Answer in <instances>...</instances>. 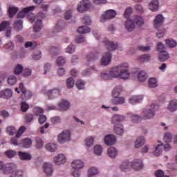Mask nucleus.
Returning a JSON list of instances; mask_svg holds the SVG:
<instances>
[{
  "label": "nucleus",
  "instance_id": "21",
  "mask_svg": "<svg viewBox=\"0 0 177 177\" xmlns=\"http://www.w3.org/2000/svg\"><path fill=\"white\" fill-rule=\"evenodd\" d=\"M124 27L127 31H133L135 30V23L131 19H127L125 21Z\"/></svg>",
  "mask_w": 177,
  "mask_h": 177
},
{
  "label": "nucleus",
  "instance_id": "17",
  "mask_svg": "<svg viewBox=\"0 0 177 177\" xmlns=\"http://www.w3.org/2000/svg\"><path fill=\"white\" fill-rule=\"evenodd\" d=\"M19 89L21 92H22V96H25V99H30L31 97V93L27 90H26V87H24V84L23 83L19 84Z\"/></svg>",
  "mask_w": 177,
  "mask_h": 177
},
{
  "label": "nucleus",
  "instance_id": "33",
  "mask_svg": "<svg viewBox=\"0 0 177 177\" xmlns=\"http://www.w3.org/2000/svg\"><path fill=\"white\" fill-rule=\"evenodd\" d=\"M120 169L123 171V172H127V171H129L131 169V163L129 162H122L120 165Z\"/></svg>",
  "mask_w": 177,
  "mask_h": 177
},
{
  "label": "nucleus",
  "instance_id": "19",
  "mask_svg": "<svg viewBox=\"0 0 177 177\" xmlns=\"http://www.w3.org/2000/svg\"><path fill=\"white\" fill-rule=\"evenodd\" d=\"M107 154L110 158H115L118 156V150L115 147H111L107 150Z\"/></svg>",
  "mask_w": 177,
  "mask_h": 177
},
{
  "label": "nucleus",
  "instance_id": "15",
  "mask_svg": "<svg viewBox=\"0 0 177 177\" xmlns=\"http://www.w3.org/2000/svg\"><path fill=\"white\" fill-rule=\"evenodd\" d=\"M18 156L22 161H30L32 158L31 154L27 152L19 151L18 152Z\"/></svg>",
  "mask_w": 177,
  "mask_h": 177
},
{
  "label": "nucleus",
  "instance_id": "34",
  "mask_svg": "<svg viewBox=\"0 0 177 177\" xmlns=\"http://www.w3.org/2000/svg\"><path fill=\"white\" fill-rule=\"evenodd\" d=\"M31 145H32V140L30 138H26L22 140V147L24 149H29L31 147Z\"/></svg>",
  "mask_w": 177,
  "mask_h": 177
},
{
  "label": "nucleus",
  "instance_id": "60",
  "mask_svg": "<svg viewBox=\"0 0 177 177\" xmlns=\"http://www.w3.org/2000/svg\"><path fill=\"white\" fill-rule=\"evenodd\" d=\"M57 64L59 66H64L66 64V59L63 57H59L57 59Z\"/></svg>",
  "mask_w": 177,
  "mask_h": 177
},
{
  "label": "nucleus",
  "instance_id": "57",
  "mask_svg": "<svg viewBox=\"0 0 177 177\" xmlns=\"http://www.w3.org/2000/svg\"><path fill=\"white\" fill-rule=\"evenodd\" d=\"M17 82V78L15 76L11 75L8 78V83L9 85H15Z\"/></svg>",
  "mask_w": 177,
  "mask_h": 177
},
{
  "label": "nucleus",
  "instance_id": "9",
  "mask_svg": "<svg viewBox=\"0 0 177 177\" xmlns=\"http://www.w3.org/2000/svg\"><path fill=\"white\" fill-rule=\"evenodd\" d=\"M43 169L46 176L50 177L53 175V165L52 163L44 162Z\"/></svg>",
  "mask_w": 177,
  "mask_h": 177
},
{
  "label": "nucleus",
  "instance_id": "37",
  "mask_svg": "<svg viewBox=\"0 0 177 177\" xmlns=\"http://www.w3.org/2000/svg\"><path fill=\"white\" fill-rule=\"evenodd\" d=\"M84 142L86 147L89 149V147L93 146L95 143V138H93V136L88 137L87 138L85 139Z\"/></svg>",
  "mask_w": 177,
  "mask_h": 177
},
{
  "label": "nucleus",
  "instance_id": "54",
  "mask_svg": "<svg viewBox=\"0 0 177 177\" xmlns=\"http://www.w3.org/2000/svg\"><path fill=\"white\" fill-rule=\"evenodd\" d=\"M23 66L21 64H17L14 69V74L19 75V74L23 73Z\"/></svg>",
  "mask_w": 177,
  "mask_h": 177
},
{
  "label": "nucleus",
  "instance_id": "53",
  "mask_svg": "<svg viewBox=\"0 0 177 177\" xmlns=\"http://www.w3.org/2000/svg\"><path fill=\"white\" fill-rule=\"evenodd\" d=\"M151 56L149 54L142 55L140 57H139V60L142 63H145L146 62H150Z\"/></svg>",
  "mask_w": 177,
  "mask_h": 177
},
{
  "label": "nucleus",
  "instance_id": "2",
  "mask_svg": "<svg viewBox=\"0 0 177 177\" xmlns=\"http://www.w3.org/2000/svg\"><path fill=\"white\" fill-rule=\"evenodd\" d=\"M70 140H71V131L68 130L63 131L57 136V141L61 145L66 143V142H70Z\"/></svg>",
  "mask_w": 177,
  "mask_h": 177
},
{
  "label": "nucleus",
  "instance_id": "59",
  "mask_svg": "<svg viewBox=\"0 0 177 177\" xmlns=\"http://www.w3.org/2000/svg\"><path fill=\"white\" fill-rule=\"evenodd\" d=\"M5 154L8 158H13V157H15L17 153H16V151L8 150L5 152Z\"/></svg>",
  "mask_w": 177,
  "mask_h": 177
},
{
  "label": "nucleus",
  "instance_id": "6",
  "mask_svg": "<svg viewBox=\"0 0 177 177\" xmlns=\"http://www.w3.org/2000/svg\"><path fill=\"white\" fill-rule=\"evenodd\" d=\"M91 1L89 0H82L77 6V10L80 13H84L89 9Z\"/></svg>",
  "mask_w": 177,
  "mask_h": 177
},
{
  "label": "nucleus",
  "instance_id": "27",
  "mask_svg": "<svg viewBox=\"0 0 177 177\" xmlns=\"http://www.w3.org/2000/svg\"><path fill=\"white\" fill-rule=\"evenodd\" d=\"M105 46L108 50H115L118 48V44L117 43H113V41H106L105 43Z\"/></svg>",
  "mask_w": 177,
  "mask_h": 177
},
{
  "label": "nucleus",
  "instance_id": "8",
  "mask_svg": "<svg viewBox=\"0 0 177 177\" xmlns=\"http://www.w3.org/2000/svg\"><path fill=\"white\" fill-rule=\"evenodd\" d=\"M104 140L106 146H113V145H115L117 142V137L113 134H108L105 136Z\"/></svg>",
  "mask_w": 177,
  "mask_h": 177
},
{
  "label": "nucleus",
  "instance_id": "55",
  "mask_svg": "<svg viewBox=\"0 0 177 177\" xmlns=\"http://www.w3.org/2000/svg\"><path fill=\"white\" fill-rule=\"evenodd\" d=\"M35 147L39 149H42V147H44V140H42V138H36Z\"/></svg>",
  "mask_w": 177,
  "mask_h": 177
},
{
  "label": "nucleus",
  "instance_id": "42",
  "mask_svg": "<svg viewBox=\"0 0 177 177\" xmlns=\"http://www.w3.org/2000/svg\"><path fill=\"white\" fill-rule=\"evenodd\" d=\"M10 27V22L8 21H3L0 24V31H5Z\"/></svg>",
  "mask_w": 177,
  "mask_h": 177
},
{
  "label": "nucleus",
  "instance_id": "29",
  "mask_svg": "<svg viewBox=\"0 0 177 177\" xmlns=\"http://www.w3.org/2000/svg\"><path fill=\"white\" fill-rule=\"evenodd\" d=\"M1 97H3V99H9L12 97L13 91H12V89L10 88H6V90L1 91Z\"/></svg>",
  "mask_w": 177,
  "mask_h": 177
},
{
  "label": "nucleus",
  "instance_id": "25",
  "mask_svg": "<svg viewBox=\"0 0 177 177\" xmlns=\"http://www.w3.org/2000/svg\"><path fill=\"white\" fill-rule=\"evenodd\" d=\"M143 100V96L142 95H133L130 99H129V103L131 104H136L139 103L140 102H142Z\"/></svg>",
  "mask_w": 177,
  "mask_h": 177
},
{
  "label": "nucleus",
  "instance_id": "31",
  "mask_svg": "<svg viewBox=\"0 0 177 177\" xmlns=\"http://www.w3.org/2000/svg\"><path fill=\"white\" fill-rule=\"evenodd\" d=\"M35 115L39 117L38 121L41 124H45V122H46V120H47L46 116L44 115L42 112L37 111L36 112Z\"/></svg>",
  "mask_w": 177,
  "mask_h": 177
},
{
  "label": "nucleus",
  "instance_id": "50",
  "mask_svg": "<svg viewBox=\"0 0 177 177\" xmlns=\"http://www.w3.org/2000/svg\"><path fill=\"white\" fill-rule=\"evenodd\" d=\"M10 177H24V173L21 170H16L10 174Z\"/></svg>",
  "mask_w": 177,
  "mask_h": 177
},
{
  "label": "nucleus",
  "instance_id": "16",
  "mask_svg": "<svg viewBox=\"0 0 177 177\" xmlns=\"http://www.w3.org/2000/svg\"><path fill=\"white\" fill-rule=\"evenodd\" d=\"M158 6H160V1L158 0H152L149 4V8L152 12H157Z\"/></svg>",
  "mask_w": 177,
  "mask_h": 177
},
{
  "label": "nucleus",
  "instance_id": "56",
  "mask_svg": "<svg viewBox=\"0 0 177 177\" xmlns=\"http://www.w3.org/2000/svg\"><path fill=\"white\" fill-rule=\"evenodd\" d=\"M149 88H156L157 80L154 77L150 78L149 80Z\"/></svg>",
  "mask_w": 177,
  "mask_h": 177
},
{
  "label": "nucleus",
  "instance_id": "38",
  "mask_svg": "<svg viewBox=\"0 0 177 177\" xmlns=\"http://www.w3.org/2000/svg\"><path fill=\"white\" fill-rule=\"evenodd\" d=\"M46 149L50 153H55L57 149V145L55 143H48L46 145Z\"/></svg>",
  "mask_w": 177,
  "mask_h": 177
},
{
  "label": "nucleus",
  "instance_id": "47",
  "mask_svg": "<svg viewBox=\"0 0 177 177\" xmlns=\"http://www.w3.org/2000/svg\"><path fill=\"white\" fill-rule=\"evenodd\" d=\"M77 32L80 34H88V32H91V28L87 26H80L78 28Z\"/></svg>",
  "mask_w": 177,
  "mask_h": 177
},
{
  "label": "nucleus",
  "instance_id": "7",
  "mask_svg": "<svg viewBox=\"0 0 177 177\" xmlns=\"http://www.w3.org/2000/svg\"><path fill=\"white\" fill-rule=\"evenodd\" d=\"M41 92L42 93H46L50 100L55 99V97L60 95V90L59 88H53L48 91L42 90Z\"/></svg>",
  "mask_w": 177,
  "mask_h": 177
},
{
  "label": "nucleus",
  "instance_id": "35",
  "mask_svg": "<svg viewBox=\"0 0 177 177\" xmlns=\"http://www.w3.org/2000/svg\"><path fill=\"white\" fill-rule=\"evenodd\" d=\"M58 106L60 109H62V110H68L70 108V102L67 100H63L58 104Z\"/></svg>",
  "mask_w": 177,
  "mask_h": 177
},
{
  "label": "nucleus",
  "instance_id": "49",
  "mask_svg": "<svg viewBox=\"0 0 177 177\" xmlns=\"http://www.w3.org/2000/svg\"><path fill=\"white\" fill-rule=\"evenodd\" d=\"M172 138H174V136L171 133L167 132L163 136V140L166 143H169V142H171Z\"/></svg>",
  "mask_w": 177,
  "mask_h": 177
},
{
  "label": "nucleus",
  "instance_id": "14",
  "mask_svg": "<svg viewBox=\"0 0 177 177\" xmlns=\"http://www.w3.org/2000/svg\"><path fill=\"white\" fill-rule=\"evenodd\" d=\"M163 23L164 17H162V15H158L154 19L153 26L155 28H160Z\"/></svg>",
  "mask_w": 177,
  "mask_h": 177
},
{
  "label": "nucleus",
  "instance_id": "63",
  "mask_svg": "<svg viewBox=\"0 0 177 177\" xmlns=\"http://www.w3.org/2000/svg\"><path fill=\"white\" fill-rule=\"evenodd\" d=\"M72 175L73 177H80L81 171H80V169H72Z\"/></svg>",
  "mask_w": 177,
  "mask_h": 177
},
{
  "label": "nucleus",
  "instance_id": "18",
  "mask_svg": "<svg viewBox=\"0 0 177 177\" xmlns=\"http://www.w3.org/2000/svg\"><path fill=\"white\" fill-rule=\"evenodd\" d=\"M113 131L116 135L122 136L124 135V125L121 124H115L113 127Z\"/></svg>",
  "mask_w": 177,
  "mask_h": 177
},
{
  "label": "nucleus",
  "instance_id": "3",
  "mask_svg": "<svg viewBox=\"0 0 177 177\" xmlns=\"http://www.w3.org/2000/svg\"><path fill=\"white\" fill-rule=\"evenodd\" d=\"M16 171H17V165L15 162L6 163L3 167V172L6 174V175L11 174Z\"/></svg>",
  "mask_w": 177,
  "mask_h": 177
},
{
  "label": "nucleus",
  "instance_id": "5",
  "mask_svg": "<svg viewBox=\"0 0 177 177\" xmlns=\"http://www.w3.org/2000/svg\"><path fill=\"white\" fill-rule=\"evenodd\" d=\"M117 16V12L113 10H109L105 12L100 17V21L104 23L106 20H111V19H114Z\"/></svg>",
  "mask_w": 177,
  "mask_h": 177
},
{
  "label": "nucleus",
  "instance_id": "4",
  "mask_svg": "<svg viewBox=\"0 0 177 177\" xmlns=\"http://www.w3.org/2000/svg\"><path fill=\"white\" fill-rule=\"evenodd\" d=\"M55 165H64L67 162V156L64 153H59L53 158Z\"/></svg>",
  "mask_w": 177,
  "mask_h": 177
},
{
  "label": "nucleus",
  "instance_id": "58",
  "mask_svg": "<svg viewBox=\"0 0 177 177\" xmlns=\"http://www.w3.org/2000/svg\"><path fill=\"white\" fill-rule=\"evenodd\" d=\"M65 52L66 53H70L71 55L75 52V46L71 44L66 49Z\"/></svg>",
  "mask_w": 177,
  "mask_h": 177
},
{
  "label": "nucleus",
  "instance_id": "23",
  "mask_svg": "<svg viewBox=\"0 0 177 177\" xmlns=\"http://www.w3.org/2000/svg\"><path fill=\"white\" fill-rule=\"evenodd\" d=\"M149 78L147 73L145 71H140L138 72V80L140 82H145Z\"/></svg>",
  "mask_w": 177,
  "mask_h": 177
},
{
  "label": "nucleus",
  "instance_id": "24",
  "mask_svg": "<svg viewBox=\"0 0 177 177\" xmlns=\"http://www.w3.org/2000/svg\"><path fill=\"white\" fill-rule=\"evenodd\" d=\"M158 59L159 62H165L169 59V54L167 51H161L158 56Z\"/></svg>",
  "mask_w": 177,
  "mask_h": 177
},
{
  "label": "nucleus",
  "instance_id": "36",
  "mask_svg": "<svg viewBox=\"0 0 177 177\" xmlns=\"http://www.w3.org/2000/svg\"><path fill=\"white\" fill-rule=\"evenodd\" d=\"M33 30L35 32H39L42 30V21L41 19L37 20L33 26Z\"/></svg>",
  "mask_w": 177,
  "mask_h": 177
},
{
  "label": "nucleus",
  "instance_id": "28",
  "mask_svg": "<svg viewBox=\"0 0 177 177\" xmlns=\"http://www.w3.org/2000/svg\"><path fill=\"white\" fill-rule=\"evenodd\" d=\"M125 120V118L121 115H114L111 120V124H117V122H121Z\"/></svg>",
  "mask_w": 177,
  "mask_h": 177
},
{
  "label": "nucleus",
  "instance_id": "12",
  "mask_svg": "<svg viewBox=\"0 0 177 177\" xmlns=\"http://www.w3.org/2000/svg\"><path fill=\"white\" fill-rule=\"evenodd\" d=\"M72 169H82L85 167L84 161L76 159L71 162Z\"/></svg>",
  "mask_w": 177,
  "mask_h": 177
},
{
  "label": "nucleus",
  "instance_id": "13",
  "mask_svg": "<svg viewBox=\"0 0 177 177\" xmlns=\"http://www.w3.org/2000/svg\"><path fill=\"white\" fill-rule=\"evenodd\" d=\"M35 9V7L34 6H31L29 7L24 8L22 11H20L17 15L18 19H23L26 17V14L28 13L29 12H32V10H34Z\"/></svg>",
  "mask_w": 177,
  "mask_h": 177
},
{
  "label": "nucleus",
  "instance_id": "1",
  "mask_svg": "<svg viewBox=\"0 0 177 177\" xmlns=\"http://www.w3.org/2000/svg\"><path fill=\"white\" fill-rule=\"evenodd\" d=\"M129 64L122 63L117 66L112 68L110 71H105L101 73L102 80H111V78H121L122 80H128L129 78Z\"/></svg>",
  "mask_w": 177,
  "mask_h": 177
},
{
  "label": "nucleus",
  "instance_id": "20",
  "mask_svg": "<svg viewBox=\"0 0 177 177\" xmlns=\"http://www.w3.org/2000/svg\"><path fill=\"white\" fill-rule=\"evenodd\" d=\"M133 23H135L138 27L143 26L145 24V19L143 17L140 15H135L133 19Z\"/></svg>",
  "mask_w": 177,
  "mask_h": 177
},
{
  "label": "nucleus",
  "instance_id": "41",
  "mask_svg": "<svg viewBox=\"0 0 177 177\" xmlns=\"http://www.w3.org/2000/svg\"><path fill=\"white\" fill-rule=\"evenodd\" d=\"M122 91V86H116L112 91V95L113 97H117L118 96H120V93Z\"/></svg>",
  "mask_w": 177,
  "mask_h": 177
},
{
  "label": "nucleus",
  "instance_id": "62",
  "mask_svg": "<svg viewBox=\"0 0 177 177\" xmlns=\"http://www.w3.org/2000/svg\"><path fill=\"white\" fill-rule=\"evenodd\" d=\"M26 127L24 126H21L19 130L17 131L16 138H20L26 132Z\"/></svg>",
  "mask_w": 177,
  "mask_h": 177
},
{
  "label": "nucleus",
  "instance_id": "61",
  "mask_svg": "<svg viewBox=\"0 0 177 177\" xmlns=\"http://www.w3.org/2000/svg\"><path fill=\"white\" fill-rule=\"evenodd\" d=\"M131 120L135 124H138L142 121V118L138 115H133L131 118Z\"/></svg>",
  "mask_w": 177,
  "mask_h": 177
},
{
  "label": "nucleus",
  "instance_id": "32",
  "mask_svg": "<svg viewBox=\"0 0 177 177\" xmlns=\"http://www.w3.org/2000/svg\"><path fill=\"white\" fill-rule=\"evenodd\" d=\"M168 110L170 111H176L177 110V100H172L169 102L167 106Z\"/></svg>",
  "mask_w": 177,
  "mask_h": 177
},
{
  "label": "nucleus",
  "instance_id": "44",
  "mask_svg": "<svg viewBox=\"0 0 177 177\" xmlns=\"http://www.w3.org/2000/svg\"><path fill=\"white\" fill-rule=\"evenodd\" d=\"M154 117V111H145L143 113V120H151Z\"/></svg>",
  "mask_w": 177,
  "mask_h": 177
},
{
  "label": "nucleus",
  "instance_id": "43",
  "mask_svg": "<svg viewBox=\"0 0 177 177\" xmlns=\"http://www.w3.org/2000/svg\"><path fill=\"white\" fill-rule=\"evenodd\" d=\"M161 146H162V144L158 145L156 147L155 151H153V155L156 157H159V156L162 154V148H161Z\"/></svg>",
  "mask_w": 177,
  "mask_h": 177
},
{
  "label": "nucleus",
  "instance_id": "46",
  "mask_svg": "<svg viewBox=\"0 0 177 177\" xmlns=\"http://www.w3.org/2000/svg\"><path fill=\"white\" fill-rule=\"evenodd\" d=\"M17 12H19V8L17 7L12 6L8 8V15L10 17H13Z\"/></svg>",
  "mask_w": 177,
  "mask_h": 177
},
{
  "label": "nucleus",
  "instance_id": "26",
  "mask_svg": "<svg viewBox=\"0 0 177 177\" xmlns=\"http://www.w3.org/2000/svg\"><path fill=\"white\" fill-rule=\"evenodd\" d=\"M87 172L88 177H95L96 175L99 174V169L95 167H91L88 169Z\"/></svg>",
  "mask_w": 177,
  "mask_h": 177
},
{
  "label": "nucleus",
  "instance_id": "39",
  "mask_svg": "<svg viewBox=\"0 0 177 177\" xmlns=\"http://www.w3.org/2000/svg\"><path fill=\"white\" fill-rule=\"evenodd\" d=\"M113 103L114 104H124L125 103V98L124 97H113Z\"/></svg>",
  "mask_w": 177,
  "mask_h": 177
},
{
  "label": "nucleus",
  "instance_id": "52",
  "mask_svg": "<svg viewBox=\"0 0 177 177\" xmlns=\"http://www.w3.org/2000/svg\"><path fill=\"white\" fill-rule=\"evenodd\" d=\"M6 132L8 135L13 136L17 133V129L15 128L14 127L10 126L7 127Z\"/></svg>",
  "mask_w": 177,
  "mask_h": 177
},
{
  "label": "nucleus",
  "instance_id": "22",
  "mask_svg": "<svg viewBox=\"0 0 177 177\" xmlns=\"http://www.w3.org/2000/svg\"><path fill=\"white\" fill-rule=\"evenodd\" d=\"M146 140H145V137L144 136H140L138 137L136 140L135 141L134 143V147L135 149H139L140 147H142V146H143V145H145V142Z\"/></svg>",
  "mask_w": 177,
  "mask_h": 177
},
{
  "label": "nucleus",
  "instance_id": "45",
  "mask_svg": "<svg viewBox=\"0 0 177 177\" xmlns=\"http://www.w3.org/2000/svg\"><path fill=\"white\" fill-rule=\"evenodd\" d=\"M102 153H103V147L101 145H96L94 146V153L95 156H102Z\"/></svg>",
  "mask_w": 177,
  "mask_h": 177
},
{
  "label": "nucleus",
  "instance_id": "10",
  "mask_svg": "<svg viewBox=\"0 0 177 177\" xmlns=\"http://www.w3.org/2000/svg\"><path fill=\"white\" fill-rule=\"evenodd\" d=\"M111 53H106L100 60L102 66H109L111 63Z\"/></svg>",
  "mask_w": 177,
  "mask_h": 177
},
{
  "label": "nucleus",
  "instance_id": "64",
  "mask_svg": "<svg viewBox=\"0 0 177 177\" xmlns=\"http://www.w3.org/2000/svg\"><path fill=\"white\" fill-rule=\"evenodd\" d=\"M156 177H169V176L164 175V171L159 169L155 171Z\"/></svg>",
  "mask_w": 177,
  "mask_h": 177
},
{
  "label": "nucleus",
  "instance_id": "48",
  "mask_svg": "<svg viewBox=\"0 0 177 177\" xmlns=\"http://www.w3.org/2000/svg\"><path fill=\"white\" fill-rule=\"evenodd\" d=\"M167 46L169 48H175L176 46L177 43L174 39H168L165 40Z\"/></svg>",
  "mask_w": 177,
  "mask_h": 177
},
{
  "label": "nucleus",
  "instance_id": "11",
  "mask_svg": "<svg viewBox=\"0 0 177 177\" xmlns=\"http://www.w3.org/2000/svg\"><path fill=\"white\" fill-rule=\"evenodd\" d=\"M130 165L135 171H140L143 168V162L141 160L135 159L131 162Z\"/></svg>",
  "mask_w": 177,
  "mask_h": 177
},
{
  "label": "nucleus",
  "instance_id": "40",
  "mask_svg": "<svg viewBox=\"0 0 177 177\" xmlns=\"http://www.w3.org/2000/svg\"><path fill=\"white\" fill-rule=\"evenodd\" d=\"M14 28L17 31H20L21 30H23V21H21V19L15 21L14 23Z\"/></svg>",
  "mask_w": 177,
  "mask_h": 177
},
{
  "label": "nucleus",
  "instance_id": "51",
  "mask_svg": "<svg viewBox=\"0 0 177 177\" xmlns=\"http://www.w3.org/2000/svg\"><path fill=\"white\" fill-rule=\"evenodd\" d=\"M63 28H64V22L60 20L57 23L55 32H59V31H61L62 30H63Z\"/></svg>",
  "mask_w": 177,
  "mask_h": 177
},
{
  "label": "nucleus",
  "instance_id": "30",
  "mask_svg": "<svg viewBox=\"0 0 177 177\" xmlns=\"http://www.w3.org/2000/svg\"><path fill=\"white\" fill-rule=\"evenodd\" d=\"M86 59L90 63L95 62V60H97V59H99V53H91L86 55Z\"/></svg>",
  "mask_w": 177,
  "mask_h": 177
}]
</instances>
